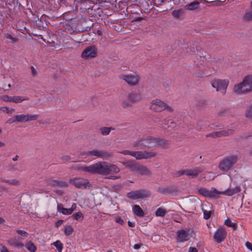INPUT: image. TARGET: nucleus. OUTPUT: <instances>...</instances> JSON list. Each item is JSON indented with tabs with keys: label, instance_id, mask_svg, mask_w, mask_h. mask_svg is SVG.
Masks as SVG:
<instances>
[{
	"label": "nucleus",
	"instance_id": "obj_56",
	"mask_svg": "<svg viewBox=\"0 0 252 252\" xmlns=\"http://www.w3.org/2000/svg\"><path fill=\"white\" fill-rule=\"evenodd\" d=\"M58 181L51 180V181H49L48 182H49V184L50 185H51V186L55 187V186H57V185H54V184L55 183V182H58Z\"/></svg>",
	"mask_w": 252,
	"mask_h": 252
},
{
	"label": "nucleus",
	"instance_id": "obj_57",
	"mask_svg": "<svg viewBox=\"0 0 252 252\" xmlns=\"http://www.w3.org/2000/svg\"><path fill=\"white\" fill-rule=\"evenodd\" d=\"M0 252H9L8 249L5 246H2V248L0 250Z\"/></svg>",
	"mask_w": 252,
	"mask_h": 252
},
{
	"label": "nucleus",
	"instance_id": "obj_44",
	"mask_svg": "<svg viewBox=\"0 0 252 252\" xmlns=\"http://www.w3.org/2000/svg\"><path fill=\"white\" fill-rule=\"evenodd\" d=\"M1 99L5 102H12V96L4 95L1 97Z\"/></svg>",
	"mask_w": 252,
	"mask_h": 252
},
{
	"label": "nucleus",
	"instance_id": "obj_21",
	"mask_svg": "<svg viewBox=\"0 0 252 252\" xmlns=\"http://www.w3.org/2000/svg\"><path fill=\"white\" fill-rule=\"evenodd\" d=\"M7 242L10 245L18 248L21 249L24 246V244L16 237L10 238Z\"/></svg>",
	"mask_w": 252,
	"mask_h": 252
},
{
	"label": "nucleus",
	"instance_id": "obj_5",
	"mask_svg": "<svg viewBox=\"0 0 252 252\" xmlns=\"http://www.w3.org/2000/svg\"><path fill=\"white\" fill-rule=\"evenodd\" d=\"M142 99V94L139 93L131 92L128 94L127 99L123 101V106L126 108L131 107L133 103L139 102Z\"/></svg>",
	"mask_w": 252,
	"mask_h": 252
},
{
	"label": "nucleus",
	"instance_id": "obj_14",
	"mask_svg": "<svg viewBox=\"0 0 252 252\" xmlns=\"http://www.w3.org/2000/svg\"><path fill=\"white\" fill-rule=\"evenodd\" d=\"M199 193L205 197L211 198H218L219 191L215 188H212L211 189L201 188L198 189Z\"/></svg>",
	"mask_w": 252,
	"mask_h": 252
},
{
	"label": "nucleus",
	"instance_id": "obj_30",
	"mask_svg": "<svg viewBox=\"0 0 252 252\" xmlns=\"http://www.w3.org/2000/svg\"><path fill=\"white\" fill-rule=\"evenodd\" d=\"M52 245H54L57 249L58 252H62L63 248V243L60 240H57Z\"/></svg>",
	"mask_w": 252,
	"mask_h": 252
},
{
	"label": "nucleus",
	"instance_id": "obj_28",
	"mask_svg": "<svg viewBox=\"0 0 252 252\" xmlns=\"http://www.w3.org/2000/svg\"><path fill=\"white\" fill-rule=\"evenodd\" d=\"M137 172L141 175H149L150 172L145 166H139Z\"/></svg>",
	"mask_w": 252,
	"mask_h": 252
},
{
	"label": "nucleus",
	"instance_id": "obj_10",
	"mask_svg": "<svg viewBox=\"0 0 252 252\" xmlns=\"http://www.w3.org/2000/svg\"><path fill=\"white\" fill-rule=\"evenodd\" d=\"M150 196V192L144 189H139L136 191H131L128 192L127 194V196L132 199L148 197Z\"/></svg>",
	"mask_w": 252,
	"mask_h": 252
},
{
	"label": "nucleus",
	"instance_id": "obj_58",
	"mask_svg": "<svg viewBox=\"0 0 252 252\" xmlns=\"http://www.w3.org/2000/svg\"><path fill=\"white\" fill-rule=\"evenodd\" d=\"M31 69H32V73L33 75H35L36 74V70L34 68V67L32 66H31Z\"/></svg>",
	"mask_w": 252,
	"mask_h": 252
},
{
	"label": "nucleus",
	"instance_id": "obj_26",
	"mask_svg": "<svg viewBox=\"0 0 252 252\" xmlns=\"http://www.w3.org/2000/svg\"><path fill=\"white\" fill-rule=\"evenodd\" d=\"M1 181L10 185H13L15 186H17L20 185V181L16 179H12L10 180L1 179Z\"/></svg>",
	"mask_w": 252,
	"mask_h": 252
},
{
	"label": "nucleus",
	"instance_id": "obj_13",
	"mask_svg": "<svg viewBox=\"0 0 252 252\" xmlns=\"http://www.w3.org/2000/svg\"><path fill=\"white\" fill-rule=\"evenodd\" d=\"M70 183L74 185L76 188L80 189H86L91 186L87 179L81 178L70 179Z\"/></svg>",
	"mask_w": 252,
	"mask_h": 252
},
{
	"label": "nucleus",
	"instance_id": "obj_59",
	"mask_svg": "<svg viewBox=\"0 0 252 252\" xmlns=\"http://www.w3.org/2000/svg\"><path fill=\"white\" fill-rule=\"evenodd\" d=\"M133 248L135 250H138L140 248V245L138 244H135L133 246Z\"/></svg>",
	"mask_w": 252,
	"mask_h": 252
},
{
	"label": "nucleus",
	"instance_id": "obj_55",
	"mask_svg": "<svg viewBox=\"0 0 252 252\" xmlns=\"http://www.w3.org/2000/svg\"><path fill=\"white\" fill-rule=\"evenodd\" d=\"M189 252H198V251L195 248L190 247L189 249Z\"/></svg>",
	"mask_w": 252,
	"mask_h": 252
},
{
	"label": "nucleus",
	"instance_id": "obj_18",
	"mask_svg": "<svg viewBox=\"0 0 252 252\" xmlns=\"http://www.w3.org/2000/svg\"><path fill=\"white\" fill-rule=\"evenodd\" d=\"M241 191V188L236 186L233 189H227L223 191H219L218 192V197L220 194H224L228 196H232L235 193H238Z\"/></svg>",
	"mask_w": 252,
	"mask_h": 252
},
{
	"label": "nucleus",
	"instance_id": "obj_35",
	"mask_svg": "<svg viewBox=\"0 0 252 252\" xmlns=\"http://www.w3.org/2000/svg\"><path fill=\"white\" fill-rule=\"evenodd\" d=\"M26 247L30 252H35L36 250L35 246L31 242H28L26 245Z\"/></svg>",
	"mask_w": 252,
	"mask_h": 252
},
{
	"label": "nucleus",
	"instance_id": "obj_38",
	"mask_svg": "<svg viewBox=\"0 0 252 252\" xmlns=\"http://www.w3.org/2000/svg\"><path fill=\"white\" fill-rule=\"evenodd\" d=\"M73 231V228L70 225L66 226L64 227V233L67 236L70 235Z\"/></svg>",
	"mask_w": 252,
	"mask_h": 252
},
{
	"label": "nucleus",
	"instance_id": "obj_40",
	"mask_svg": "<svg viewBox=\"0 0 252 252\" xmlns=\"http://www.w3.org/2000/svg\"><path fill=\"white\" fill-rule=\"evenodd\" d=\"M246 117L248 119H252V104L246 110Z\"/></svg>",
	"mask_w": 252,
	"mask_h": 252
},
{
	"label": "nucleus",
	"instance_id": "obj_34",
	"mask_svg": "<svg viewBox=\"0 0 252 252\" xmlns=\"http://www.w3.org/2000/svg\"><path fill=\"white\" fill-rule=\"evenodd\" d=\"M73 217V219L78 221H82L84 219V216L83 214L80 212H78L75 214H74L72 216Z\"/></svg>",
	"mask_w": 252,
	"mask_h": 252
},
{
	"label": "nucleus",
	"instance_id": "obj_25",
	"mask_svg": "<svg viewBox=\"0 0 252 252\" xmlns=\"http://www.w3.org/2000/svg\"><path fill=\"white\" fill-rule=\"evenodd\" d=\"M199 3L198 1H194L185 6L186 9L193 10L198 8Z\"/></svg>",
	"mask_w": 252,
	"mask_h": 252
},
{
	"label": "nucleus",
	"instance_id": "obj_11",
	"mask_svg": "<svg viewBox=\"0 0 252 252\" xmlns=\"http://www.w3.org/2000/svg\"><path fill=\"white\" fill-rule=\"evenodd\" d=\"M227 236V232L223 226H220L215 232L213 238L215 242L220 243L223 241Z\"/></svg>",
	"mask_w": 252,
	"mask_h": 252
},
{
	"label": "nucleus",
	"instance_id": "obj_23",
	"mask_svg": "<svg viewBox=\"0 0 252 252\" xmlns=\"http://www.w3.org/2000/svg\"><path fill=\"white\" fill-rule=\"evenodd\" d=\"M145 145L146 144L144 143V139L143 138L140 140L134 142L132 144V146L133 147L135 148L136 149H142L146 148Z\"/></svg>",
	"mask_w": 252,
	"mask_h": 252
},
{
	"label": "nucleus",
	"instance_id": "obj_20",
	"mask_svg": "<svg viewBox=\"0 0 252 252\" xmlns=\"http://www.w3.org/2000/svg\"><path fill=\"white\" fill-rule=\"evenodd\" d=\"M233 132V130L232 129H229L227 131L222 130L220 131H217L213 132L209 135H207V136H211L213 137H220L221 136H227L230 134H231Z\"/></svg>",
	"mask_w": 252,
	"mask_h": 252
},
{
	"label": "nucleus",
	"instance_id": "obj_3",
	"mask_svg": "<svg viewBox=\"0 0 252 252\" xmlns=\"http://www.w3.org/2000/svg\"><path fill=\"white\" fill-rule=\"evenodd\" d=\"M238 157L236 155H232L224 157L220 162L219 168L223 172H227L237 162Z\"/></svg>",
	"mask_w": 252,
	"mask_h": 252
},
{
	"label": "nucleus",
	"instance_id": "obj_17",
	"mask_svg": "<svg viewBox=\"0 0 252 252\" xmlns=\"http://www.w3.org/2000/svg\"><path fill=\"white\" fill-rule=\"evenodd\" d=\"M203 169L200 167H195L193 169H186V175L190 178H195L202 172Z\"/></svg>",
	"mask_w": 252,
	"mask_h": 252
},
{
	"label": "nucleus",
	"instance_id": "obj_60",
	"mask_svg": "<svg viewBox=\"0 0 252 252\" xmlns=\"http://www.w3.org/2000/svg\"><path fill=\"white\" fill-rule=\"evenodd\" d=\"M128 225L129 227H134L135 226V223L134 222H132L130 221H128Z\"/></svg>",
	"mask_w": 252,
	"mask_h": 252
},
{
	"label": "nucleus",
	"instance_id": "obj_15",
	"mask_svg": "<svg viewBox=\"0 0 252 252\" xmlns=\"http://www.w3.org/2000/svg\"><path fill=\"white\" fill-rule=\"evenodd\" d=\"M176 233L177 235V241L178 242L183 243L188 241L190 238L188 231L184 229L178 230Z\"/></svg>",
	"mask_w": 252,
	"mask_h": 252
},
{
	"label": "nucleus",
	"instance_id": "obj_7",
	"mask_svg": "<svg viewBox=\"0 0 252 252\" xmlns=\"http://www.w3.org/2000/svg\"><path fill=\"white\" fill-rule=\"evenodd\" d=\"M81 156H91L95 157L96 158L106 159L110 156V154L102 150L95 149L92 151L84 152L81 154Z\"/></svg>",
	"mask_w": 252,
	"mask_h": 252
},
{
	"label": "nucleus",
	"instance_id": "obj_61",
	"mask_svg": "<svg viewBox=\"0 0 252 252\" xmlns=\"http://www.w3.org/2000/svg\"><path fill=\"white\" fill-rule=\"evenodd\" d=\"M63 159L64 161H68L70 159V158L67 156H65L63 157Z\"/></svg>",
	"mask_w": 252,
	"mask_h": 252
},
{
	"label": "nucleus",
	"instance_id": "obj_22",
	"mask_svg": "<svg viewBox=\"0 0 252 252\" xmlns=\"http://www.w3.org/2000/svg\"><path fill=\"white\" fill-rule=\"evenodd\" d=\"M57 211L64 215H69L71 214V211L69 209L65 208L62 204H58Z\"/></svg>",
	"mask_w": 252,
	"mask_h": 252
},
{
	"label": "nucleus",
	"instance_id": "obj_45",
	"mask_svg": "<svg viewBox=\"0 0 252 252\" xmlns=\"http://www.w3.org/2000/svg\"><path fill=\"white\" fill-rule=\"evenodd\" d=\"M183 175H186V169L181 170L174 173V176L175 177H180Z\"/></svg>",
	"mask_w": 252,
	"mask_h": 252
},
{
	"label": "nucleus",
	"instance_id": "obj_52",
	"mask_svg": "<svg viewBox=\"0 0 252 252\" xmlns=\"http://www.w3.org/2000/svg\"><path fill=\"white\" fill-rule=\"evenodd\" d=\"M144 143L146 144V148H148V145H149V137H147L146 138H143Z\"/></svg>",
	"mask_w": 252,
	"mask_h": 252
},
{
	"label": "nucleus",
	"instance_id": "obj_36",
	"mask_svg": "<svg viewBox=\"0 0 252 252\" xmlns=\"http://www.w3.org/2000/svg\"><path fill=\"white\" fill-rule=\"evenodd\" d=\"M0 110L2 112L6 113L8 114H11L15 111L14 109L10 108L6 106L1 107L0 108Z\"/></svg>",
	"mask_w": 252,
	"mask_h": 252
},
{
	"label": "nucleus",
	"instance_id": "obj_64",
	"mask_svg": "<svg viewBox=\"0 0 252 252\" xmlns=\"http://www.w3.org/2000/svg\"><path fill=\"white\" fill-rule=\"evenodd\" d=\"M5 145V144L3 142H2L0 141V147H2Z\"/></svg>",
	"mask_w": 252,
	"mask_h": 252
},
{
	"label": "nucleus",
	"instance_id": "obj_33",
	"mask_svg": "<svg viewBox=\"0 0 252 252\" xmlns=\"http://www.w3.org/2000/svg\"><path fill=\"white\" fill-rule=\"evenodd\" d=\"M166 213V211L164 209L162 208H158L155 212V215L157 217H163L165 216Z\"/></svg>",
	"mask_w": 252,
	"mask_h": 252
},
{
	"label": "nucleus",
	"instance_id": "obj_46",
	"mask_svg": "<svg viewBox=\"0 0 252 252\" xmlns=\"http://www.w3.org/2000/svg\"><path fill=\"white\" fill-rule=\"evenodd\" d=\"M17 115H15L13 117L9 119L6 122V124H11L16 122H18L17 120Z\"/></svg>",
	"mask_w": 252,
	"mask_h": 252
},
{
	"label": "nucleus",
	"instance_id": "obj_9",
	"mask_svg": "<svg viewBox=\"0 0 252 252\" xmlns=\"http://www.w3.org/2000/svg\"><path fill=\"white\" fill-rule=\"evenodd\" d=\"M97 50L94 46L87 47L82 52L81 57L85 60L91 59L96 57Z\"/></svg>",
	"mask_w": 252,
	"mask_h": 252
},
{
	"label": "nucleus",
	"instance_id": "obj_49",
	"mask_svg": "<svg viewBox=\"0 0 252 252\" xmlns=\"http://www.w3.org/2000/svg\"><path fill=\"white\" fill-rule=\"evenodd\" d=\"M133 151H129V150H124L120 153L123 154L124 155H130L132 156V153Z\"/></svg>",
	"mask_w": 252,
	"mask_h": 252
},
{
	"label": "nucleus",
	"instance_id": "obj_32",
	"mask_svg": "<svg viewBox=\"0 0 252 252\" xmlns=\"http://www.w3.org/2000/svg\"><path fill=\"white\" fill-rule=\"evenodd\" d=\"M224 224L228 227L233 228L234 230H236L237 228V224L234 222H232L229 218H227L224 221Z\"/></svg>",
	"mask_w": 252,
	"mask_h": 252
},
{
	"label": "nucleus",
	"instance_id": "obj_2",
	"mask_svg": "<svg viewBox=\"0 0 252 252\" xmlns=\"http://www.w3.org/2000/svg\"><path fill=\"white\" fill-rule=\"evenodd\" d=\"M234 91L237 94H246L252 91V75H247L242 82L236 84L234 87Z\"/></svg>",
	"mask_w": 252,
	"mask_h": 252
},
{
	"label": "nucleus",
	"instance_id": "obj_48",
	"mask_svg": "<svg viewBox=\"0 0 252 252\" xmlns=\"http://www.w3.org/2000/svg\"><path fill=\"white\" fill-rule=\"evenodd\" d=\"M115 221L121 225H123L125 223L124 220L121 218V217L118 216L116 218Z\"/></svg>",
	"mask_w": 252,
	"mask_h": 252
},
{
	"label": "nucleus",
	"instance_id": "obj_4",
	"mask_svg": "<svg viewBox=\"0 0 252 252\" xmlns=\"http://www.w3.org/2000/svg\"><path fill=\"white\" fill-rule=\"evenodd\" d=\"M150 109L156 112H160L164 110L168 112H173V109L171 106L158 99H156L152 101Z\"/></svg>",
	"mask_w": 252,
	"mask_h": 252
},
{
	"label": "nucleus",
	"instance_id": "obj_63",
	"mask_svg": "<svg viewBox=\"0 0 252 252\" xmlns=\"http://www.w3.org/2000/svg\"><path fill=\"white\" fill-rule=\"evenodd\" d=\"M143 19V18L142 17H137L136 19V21H138V22H140L141 21H142V20Z\"/></svg>",
	"mask_w": 252,
	"mask_h": 252
},
{
	"label": "nucleus",
	"instance_id": "obj_27",
	"mask_svg": "<svg viewBox=\"0 0 252 252\" xmlns=\"http://www.w3.org/2000/svg\"><path fill=\"white\" fill-rule=\"evenodd\" d=\"M126 166L132 170L137 172L140 165L132 161H128L126 163Z\"/></svg>",
	"mask_w": 252,
	"mask_h": 252
},
{
	"label": "nucleus",
	"instance_id": "obj_42",
	"mask_svg": "<svg viewBox=\"0 0 252 252\" xmlns=\"http://www.w3.org/2000/svg\"><path fill=\"white\" fill-rule=\"evenodd\" d=\"M182 10H175L172 12V16L176 18H179L180 16Z\"/></svg>",
	"mask_w": 252,
	"mask_h": 252
},
{
	"label": "nucleus",
	"instance_id": "obj_24",
	"mask_svg": "<svg viewBox=\"0 0 252 252\" xmlns=\"http://www.w3.org/2000/svg\"><path fill=\"white\" fill-rule=\"evenodd\" d=\"M134 213L138 217H142L144 213L141 207L138 205H135L132 208Z\"/></svg>",
	"mask_w": 252,
	"mask_h": 252
},
{
	"label": "nucleus",
	"instance_id": "obj_53",
	"mask_svg": "<svg viewBox=\"0 0 252 252\" xmlns=\"http://www.w3.org/2000/svg\"><path fill=\"white\" fill-rule=\"evenodd\" d=\"M120 178V176H115V175H111V176H110L107 177V178L109 179H112V180H116L117 179H119Z\"/></svg>",
	"mask_w": 252,
	"mask_h": 252
},
{
	"label": "nucleus",
	"instance_id": "obj_54",
	"mask_svg": "<svg viewBox=\"0 0 252 252\" xmlns=\"http://www.w3.org/2000/svg\"><path fill=\"white\" fill-rule=\"evenodd\" d=\"M63 220H58L55 223L56 227H58L59 226H60L63 223Z\"/></svg>",
	"mask_w": 252,
	"mask_h": 252
},
{
	"label": "nucleus",
	"instance_id": "obj_1",
	"mask_svg": "<svg viewBox=\"0 0 252 252\" xmlns=\"http://www.w3.org/2000/svg\"><path fill=\"white\" fill-rule=\"evenodd\" d=\"M78 169L92 174H97L103 176L117 173L120 171L119 168L116 165L109 164L106 161H99L89 166L78 167Z\"/></svg>",
	"mask_w": 252,
	"mask_h": 252
},
{
	"label": "nucleus",
	"instance_id": "obj_47",
	"mask_svg": "<svg viewBox=\"0 0 252 252\" xmlns=\"http://www.w3.org/2000/svg\"><path fill=\"white\" fill-rule=\"evenodd\" d=\"M203 215H204V219H205V220H208L210 218L211 213L210 211L203 210Z\"/></svg>",
	"mask_w": 252,
	"mask_h": 252
},
{
	"label": "nucleus",
	"instance_id": "obj_37",
	"mask_svg": "<svg viewBox=\"0 0 252 252\" xmlns=\"http://www.w3.org/2000/svg\"><path fill=\"white\" fill-rule=\"evenodd\" d=\"M4 37L11 40V42L14 43L18 41V39L15 37H13L10 33H6L4 34Z\"/></svg>",
	"mask_w": 252,
	"mask_h": 252
},
{
	"label": "nucleus",
	"instance_id": "obj_19",
	"mask_svg": "<svg viewBox=\"0 0 252 252\" xmlns=\"http://www.w3.org/2000/svg\"><path fill=\"white\" fill-rule=\"evenodd\" d=\"M163 140L159 138H152L149 137V142L148 148L158 147L162 145Z\"/></svg>",
	"mask_w": 252,
	"mask_h": 252
},
{
	"label": "nucleus",
	"instance_id": "obj_43",
	"mask_svg": "<svg viewBox=\"0 0 252 252\" xmlns=\"http://www.w3.org/2000/svg\"><path fill=\"white\" fill-rule=\"evenodd\" d=\"M17 233L21 235V236L23 237L24 238H26L28 236V233L24 230L18 229L16 230Z\"/></svg>",
	"mask_w": 252,
	"mask_h": 252
},
{
	"label": "nucleus",
	"instance_id": "obj_39",
	"mask_svg": "<svg viewBox=\"0 0 252 252\" xmlns=\"http://www.w3.org/2000/svg\"><path fill=\"white\" fill-rule=\"evenodd\" d=\"M243 19L247 21H252V11L246 12L243 17Z\"/></svg>",
	"mask_w": 252,
	"mask_h": 252
},
{
	"label": "nucleus",
	"instance_id": "obj_62",
	"mask_svg": "<svg viewBox=\"0 0 252 252\" xmlns=\"http://www.w3.org/2000/svg\"><path fill=\"white\" fill-rule=\"evenodd\" d=\"M18 158H19V156L17 155L15 157L12 158V160L13 161H16L18 160Z\"/></svg>",
	"mask_w": 252,
	"mask_h": 252
},
{
	"label": "nucleus",
	"instance_id": "obj_12",
	"mask_svg": "<svg viewBox=\"0 0 252 252\" xmlns=\"http://www.w3.org/2000/svg\"><path fill=\"white\" fill-rule=\"evenodd\" d=\"M132 154V157L138 160L151 158L155 157L157 154L155 152H147L146 151H133Z\"/></svg>",
	"mask_w": 252,
	"mask_h": 252
},
{
	"label": "nucleus",
	"instance_id": "obj_6",
	"mask_svg": "<svg viewBox=\"0 0 252 252\" xmlns=\"http://www.w3.org/2000/svg\"><path fill=\"white\" fill-rule=\"evenodd\" d=\"M229 83L226 79H215L211 81L212 87L216 88L217 92H219L223 94H225Z\"/></svg>",
	"mask_w": 252,
	"mask_h": 252
},
{
	"label": "nucleus",
	"instance_id": "obj_31",
	"mask_svg": "<svg viewBox=\"0 0 252 252\" xmlns=\"http://www.w3.org/2000/svg\"><path fill=\"white\" fill-rule=\"evenodd\" d=\"M113 129H114L112 127H102L100 128L99 130L103 135H107L110 133L111 130Z\"/></svg>",
	"mask_w": 252,
	"mask_h": 252
},
{
	"label": "nucleus",
	"instance_id": "obj_29",
	"mask_svg": "<svg viewBox=\"0 0 252 252\" xmlns=\"http://www.w3.org/2000/svg\"><path fill=\"white\" fill-rule=\"evenodd\" d=\"M27 97H23L21 96H12V102L14 103H20L25 100H28Z\"/></svg>",
	"mask_w": 252,
	"mask_h": 252
},
{
	"label": "nucleus",
	"instance_id": "obj_16",
	"mask_svg": "<svg viewBox=\"0 0 252 252\" xmlns=\"http://www.w3.org/2000/svg\"><path fill=\"white\" fill-rule=\"evenodd\" d=\"M38 115L20 114L17 115V119L18 122L24 123L31 121L35 120L38 117Z\"/></svg>",
	"mask_w": 252,
	"mask_h": 252
},
{
	"label": "nucleus",
	"instance_id": "obj_50",
	"mask_svg": "<svg viewBox=\"0 0 252 252\" xmlns=\"http://www.w3.org/2000/svg\"><path fill=\"white\" fill-rule=\"evenodd\" d=\"M77 207L76 204L74 203L72 204L71 207L70 208H69L70 210V211H71V214L73 213V212L76 209Z\"/></svg>",
	"mask_w": 252,
	"mask_h": 252
},
{
	"label": "nucleus",
	"instance_id": "obj_41",
	"mask_svg": "<svg viewBox=\"0 0 252 252\" xmlns=\"http://www.w3.org/2000/svg\"><path fill=\"white\" fill-rule=\"evenodd\" d=\"M54 185H57V186L65 188L68 186L67 183L63 181H58V182H55Z\"/></svg>",
	"mask_w": 252,
	"mask_h": 252
},
{
	"label": "nucleus",
	"instance_id": "obj_8",
	"mask_svg": "<svg viewBox=\"0 0 252 252\" xmlns=\"http://www.w3.org/2000/svg\"><path fill=\"white\" fill-rule=\"evenodd\" d=\"M119 78L130 86L137 85L139 81V77L136 74H121Z\"/></svg>",
	"mask_w": 252,
	"mask_h": 252
},
{
	"label": "nucleus",
	"instance_id": "obj_51",
	"mask_svg": "<svg viewBox=\"0 0 252 252\" xmlns=\"http://www.w3.org/2000/svg\"><path fill=\"white\" fill-rule=\"evenodd\" d=\"M246 246L249 250L252 251V243L249 242H247L246 243Z\"/></svg>",
	"mask_w": 252,
	"mask_h": 252
}]
</instances>
